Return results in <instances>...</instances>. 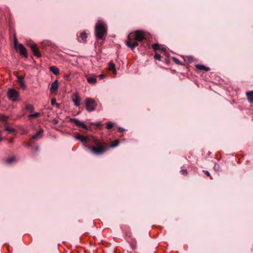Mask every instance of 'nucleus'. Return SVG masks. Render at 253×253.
<instances>
[{
  "label": "nucleus",
  "instance_id": "obj_1",
  "mask_svg": "<svg viewBox=\"0 0 253 253\" xmlns=\"http://www.w3.org/2000/svg\"><path fill=\"white\" fill-rule=\"evenodd\" d=\"M107 33V26L101 21H98L95 26V35L98 40L103 39Z\"/></svg>",
  "mask_w": 253,
  "mask_h": 253
},
{
  "label": "nucleus",
  "instance_id": "obj_2",
  "mask_svg": "<svg viewBox=\"0 0 253 253\" xmlns=\"http://www.w3.org/2000/svg\"><path fill=\"white\" fill-rule=\"evenodd\" d=\"M105 143L103 141L95 140L94 145L92 146L91 152L96 155L103 154L107 150V147H105Z\"/></svg>",
  "mask_w": 253,
  "mask_h": 253
},
{
  "label": "nucleus",
  "instance_id": "obj_3",
  "mask_svg": "<svg viewBox=\"0 0 253 253\" xmlns=\"http://www.w3.org/2000/svg\"><path fill=\"white\" fill-rule=\"evenodd\" d=\"M14 44L16 50L25 58H27L28 54L26 48L22 43H17V40L16 38L14 39Z\"/></svg>",
  "mask_w": 253,
  "mask_h": 253
},
{
  "label": "nucleus",
  "instance_id": "obj_4",
  "mask_svg": "<svg viewBox=\"0 0 253 253\" xmlns=\"http://www.w3.org/2000/svg\"><path fill=\"white\" fill-rule=\"evenodd\" d=\"M85 107L88 112L93 111L96 106L97 103L94 100L91 98H87L85 100Z\"/></svg>",
  "mask_w": 253,
  "mask_h": 253
},
{
  "label": "nucleus",
  "instance_id": "obj_5",
  "mask_svg": "<svg viewBox=\"0 0 253 253\" xmlns=\"http://www.w3.org/2000/svg\"><path fill=\"white\" fill-rule=\"evenodd\" d=\"M7 97L13 101H17L19 97L18 92L14 89H9L7 92Z\"/></svg>",
  "mask_w": 253,
  "mask_h": 253
},
{
  "label": "nucleus",
  "instance_id": "obj_6",
  "mask_svg": "<svg viewBox=\"0 0 253 253\" xmlns=\"http://www.w3.org/2000/svg\"><path fill=\"white\" fill-rule=\"evenodd\" d=\"M145 39V35L144 32L141 30H137L135 32L134 40L136 41H142Z\"/></svg>",
  "mask_w": 253,
  "mask_h": 253
},
{
  "label": "nucleus",
  "instance_id": "obj_7",
  "mask_svg": "<svg viewBox=\"0 0 253 253\" xmlns=\"http://www.w3.org/2000/svg\"><path fill=\"white\" fill-rule=\"evenodd\" d=\"M70 121L71 122L74 123L77 126L82 127L86 130H88V129L87 126L83 122L80 121L76 118H72L70 119Z\"/></svg>",
  "mask_w": 253,
  "mask_h": 253
},
{
  "label": "nucleus",
  "instance_id": "obj_8",
  "mask_svg": "<svg viewBox=\"0 0 253 253\" xmlns=\"http://www.w3.org/2000/svg\"><path fill=\"white\" fill-rule=\"evenodd\" d=\"M72 100L73 102L74 103V104L76 106H79L80 105V98L79 96V95L77 94H73L72 95Z\"/></svg>",
  "mask_w": 253,
  "mask_h": 253
},
{
  "label": "nucleus",
  "instance_id": "obj_9",
  "mask_svg": "<svg viewBox=\"0 0 253 253\" xmlns=\"http://www.w3.org/2000/svg\"><path fill=\"white\" fill-rule=\"evenodd\" d=\"M58 87V80H56L51 84V87L50 88V92L52 93L57 92Z\"/></svg>",
  "mask_w": 253,
  "mask_h": 253
},
{
  "label": "nucleus",
  "instance_id": "obj_10",
  "mask_svg": "<svg viewBox=\"0 0 253 253\" xmlns=\"http://www.w3.org/2000/svg\"><path fill=\"white\" fill-rule=\"evenodd\" d=\"M30 47L35 56H36L38 57H41V54L40 53L39 49H38L36 44H32L30 46Z\"/></svg>",
  "mask_w": 253,
  "mask_h": 253
},
{
  "label": "nucleus",
  "instance_id": "obj_11",
  "mask_svg": "<svg viewBox=\"0 0 253 253\" xmlns=\"http://www.w3.org/2000/svg\"><path fill=\"white\" fill-rule=\"evenodd\" d=\"M128 40L126 41V44L128 47H130L132 50L134 49V48L136 46H137L139 44L137 42H130V39L129 38V36H128Z\"/></svg>",
  "mask_w": 253,
  "mask_h": 253
},
{
  "label": "nucleus",
  "instance_id": "obj_12",
  "mask_svg": "<svg viewBox=\"0 0 253 253\" xmlns=\"http://www.w3.org/2000/svg\"><path fill=\"white\" fill-rule=\"evenodd\" d=\"M17 78L18 80V82L20 86H21V87L23 89H25L26 88V86H25V84L24 82V78L22 76H19L17 77Z\"/></svg>",
  "mask_w": 253,
  "mask_h": 253
},
{
  "label": "nucleus",
  "instance_id": "obj_13",
  "mask_svg": "<svg viewBox=\"0 0 253 253\" xmlns=\"http://www.w3.org/2000/svg\"><path fill=\"white\" fill-rule=\"evenodd\" d=\"M43 130L40 129L35 134L33 135L32 138L34 139H40L42 137Z\"/></svg>",
  "mask_w": 253,
  "mask_h": 253
},
{
  "label": "nucleus",
  "instance_id": "obj_14",
  "mask_svg": "<svg viewBox=\"0 0 253 253\" xmlns=\"http://www.w3.org/2000/svg\"><path fill=\"white\" fill-rule=\"evenodd\" d=\"M76 138L80 141H81L83 143H87L88 142V138L82 135L78 134L76 136Z\"/></svg>",
  "mask_w": 253,
  "mask_h": 253
},
{
  "label": "nucleus",
  "instance_id": "obj_15",
  "mask_svg": "<svg viewBox=\"0 0 253 253\" xmlns=\"http://www.w3.org/2000/svg\"><path fill=\"white\" fill-rule=\"evenodd\" d=\"M196 68L197 69L201 70H204L205 71H209L210 70L209 67H206L202 64H197L196 65Z\"/></svg>",
  "mask_w": 253,
  "mask_h": 253
},
{
  "label": "nucleus",
  "instance_id": "obj_16",
  "mask_svg": "<svg viewBox=\"0 0 253 253\" xmlns=\"http://www.w3.org/2000/svg\"><path fill=\"white\" fill-rule=\"evenodd\" d=\"M49 70L54 75H58L59 74V70L57 67L54 66H52L49 67Z\"/></svg>",
  "mask_w": 253,
  "mask_h": 253
},
{
  "label": "nucleus",
  "instance_id": "obj_17",
  "mask_svg": "<svg viewBox=\"0 0 253 253\" xmlns=\"http://www.w3.org/2000/svg\"><path fill=\"white\" fill-rule=\"evenodd\" d=\"M247 99L249 102L252 103L253 102V91H248L246 92Z\"/></svg>",
  "mask_w": 253,
  "mask_h": 253
},
{
  "label": "nucleus",
  "instance_id": "obj_18",
  "mask_svg": "<svg viewBox=\"0 0 253 253\" xmlns=\"http://www.w3.org/2000/svg\"><path fill=\"white\" fill-rule=\"evenodd\" d=\"M109 70H112L114 74H117V71L115 68V65L112 62L109 63Z\"/></svg>",
  "mask_w": 253,
  "mask_h": 253
},
{
  "label": "nucleus",
  "instance_id": "obj_19",
  "mask_svg": "<svg viewBox=\"0 0 253 253\" xmlns=\"http://www.w3.org/2000/svg\"><path fill=\"white\" fill-rule=\"evenodd\" d=\"M87 81L89 84H95L96 83V79L93 77L88 78Z\"/></svg>",
  "mask_w": 253,
  "mask_h": 253
},
{
  "label": "nucleus",
  "instance_id": "obj_20",
  "mask_svg": "<svg viewBox=\"0 0 253 253\" xmlns=\"http://www.w3.org/2000/svg\"><path fill=\"white\" fill-rule=\"evenodd\" d=\"M26 109L30 112H32L34 111V107L32 105L28 104L26 106Z\"/></svg>",
  "mask_w": 253,
  "mask_h": 253
},
{
  "label": "nucleus",
  "instance_id": "obj_21",
  "mask_svg": "<svg viewBox=\"0 0 253 253\" xmlns=\"http://www.w3.org/2000/svg\"><path fill=\"white\" fill-rule=\"evenodd\" d=\"M80 37L82 38V40L85 42L86 41V39L87 38L86 34L85 32H83L81 33Z\"/></svg>",
  "mask_w": 253,
  "mask_h": 253
},
{
  "label": "nucleus",
  "instance_id": "obj_22",
  "mask_svg": "<svg viewBox=\"0 0 253 253\" xmlns=\"http://www.w3.org/2000/svg\"><path fill=\"white\" fill-rule=\"evenodd\" d=\"M40 116V114L39 113H35L34 114H30L28 116V117L29 118H37Z\"/></svg>",
  "mask_w": 253,
  "mask_h": 253
},
{
  "label": "nucleus",
  "instance_id": "obj_23",
  "mask_svg": "<svg viewBox=\"0 0 253 253\" xmlns=\"http://www.w3.org/2000/svg\"><path fill=\"white\" fill-rule=\"evenodd\" d=\"M15 161V158L14 157H11L10 158L7 159L5 160V163L6 164H11L13 163Z\"/></svg>",
  "mask_w": 253,
  "mask_h": 253
},
{
  "label": "nucleus",
  "instance_id": "obj_24",
  "mask_svg": "<svg viewBox=\"0 0 253 253\" xmlns=\"http://www.w3.org/2000/svg\"><path fill=\"white\" fill-rule=\"evenodd\" d=\"M5 130L8 133H11L15 132V129L8 127H6L5 129Z\"/></svg>",
  "mask_w": 253,
  "mask_h": 253
},
{
  "label": "nucleus",
  "instance_id": "obj_25",
  "mask_svg": "<svg viewBox=\"0 0 253 253\" xmlns=\"http://www.w3.org/2000/svg\"><path fill=\"white\" fill-rule=\"evenodd\" d=\"M51 104L52 106L56 105L57 108L59 107V104L56 103V101L55 98H52L51 100Z\"/></svg>",
  "mask_w": 253,
  "mask_h": 253
},
{
  "label": "nucleus",
  "instance_id": "obj_26",
  "mask_svg": "<svg viewBox=\"0 0 253 253\" xmlns=\"http://www.w3.org/2000/svg\"><path fill=\"white\" fill-rule=\"evenodd\" d=\"M119 141L118 140H114L112 144V145L111 146V147H115L119 145Z\"/></svg>",
  "mask_w": 253,
  "mask_h": 253
},
{
  "label": "nucleus",
  "instance_id": "obj_27",
  "mask_svg": "<svg viewBox=\"0 0 253 253\" xmlns=\"http://www.w3.org/2000/svg\"><path fill=\"white\" fill-rule=\"evenodd\" d=\"M8 117L6 116L5 115H1L0 116V120L2 122L6 121L7 119H8Z\"/></svg>",
  "mask_w": 253,
  "mask_h": 253
},
{
  "label": "nucleus",
  "instance_id": "obj_28",
  "mask_svg": "<svg viewBox=\"0 0 253 253\" xmlns=\"http://www.w3.org/2000/svg\"><path fill=\"white\" fill-rule=\"evenodd\" d=\"M172 59L173 60V61L177 65H182V63L176 58L175 57H173L172 58Z\"/></svg>",
  "mask_w": 253,
  "mask_h": 253
},
{
  "label": "nucleus",
  "instance_id": "obj_29",
  "mask_svg": "<svg viewBox=\"0 0 253 253\" xmlns=\"http://www.w3.org/2000/svg\"><path fill=\"white\" fill-rule=\"evenodd\" d=\"M153 48L155 50H158L159 49V44L158 43H155L153 45Z\"/></svg>",
  "mask_w": 253,
  "mask_h": 253
},
{
  "label": "nucleus",
  "instance_id": "obj_30",
  "mask_svg": "<svg viewBox=\"0 0 253 253\" xmlns=\"http://www.w3.org/2000/svg\"><path fill=\"white\" fill-rule=\"evenodd\" d=\"M113 126V124L111 122H108L107 124L106 127L108 129H111Z\"/></svg>",
  "mask_w": 253,
  "mask_h": 253
},
{
  "label": "nucleus",
  "instance_id": "obj_31",
  "mask_svg": "<svg viewBox=\"0 0 253 253\" xmlns=\"http://www.w3.org/2000/svg\"><path fill=\"white\" fill-rule=\"evenodd\" d=\"M154 58L156 59V60H161V56L160 54H157V53H156L155 56H154Z\"/></svg>",
  "mask_w": 253,
  "mask_h": 253
},
{
  "label": "nucleus",
  "instance_id": "obj_32",
  "mask_svg": "<svg viewBox=\"0 0 253 253\" xmlns=\"http://www.w3.org/2000/svg\"><path fill=\"white\" fill-rule=\"evenodd\" d=\"M213 168H214V169L215 170H216V171H218V170H220V169L219 165H217V164H215V165H214V166Z\"/></svg>",
  "mask_w": 253,
  "mask_h": 253
},
{
  "label": "nucleus",
  "instance_id": "obj_33",
  "mask_svg": "<svg viewBox=\"0 0 253 253\" xmlns=\"http://www.w3.org/2000/svg\"><path fill=\"white\" fill-rule=\"evenodd\" d=\"M203 172H204V173H205V174H206L208 176L210 177V178H211V179H212V177L211 176V174H210V172H209V171H208V170H203Z\"/></svg>",
  "mask_w": 253,
  "mask_h": 253
},
{
  "label": "nucleus",
  "instance_id": "obj_34",
  "mask_svg": "<svg viewBox=\"0 0 253 253\" xmlns=\"http://www.w3.org/2000/svg\"><path fill=\"white\" fill-rule=\"evenodd\" d=\"M180 173L184 175H186L187 174V171L186 169H182L180 170Z\"/></svg>",
  "mask_w": 253,
  "mask_h": 253
},
{
  "label": "nucleus",
  "instance_id": "obj_35",
  "mask_svg": "<svg viewBox=\"0 0 253 253\" xmlns=\"http://www.w3.org/2000/svg\"><path fill=\"white\" fill-rule=\"evenodd\" d=\"M99 77L101 78V79H103L105 78V75L104 74H100Z\"/></svg>",
  "mask_w": 253,
  "mask_h": 253
},
{
  "label": "nucleus",
  "instance_id": "obj_36",
  "mask_svg": "<svg viewBox=\"0 0 253 253\" xmlns=\"http://www.w3.org/2000/svg\"><path fill=\"white\" fill-rule=\"evenodd\" d=\"M119 129L120 130V131H123L124 130V129L122 127H119Z\"/></svg>",
  "mask_w": 253,
  "mask_h": 253
},
{
  "label": "nucleus",
  "instance_id": "obj_37",
  "mask_svg": "<svg viewBox=\"0 0 253 253\" xmlns=\"http://www.w3.org/2000/svg\"><path fill=\"white\" fill-rule=\"evenodd\" d=\"M36 150H37V151H39V146H36Z\"/></svg>",
  "mask_w": 253,
  "mask_h": 253
},
{
  "label": "nucleus",
  "instance_id": "obj_38",
  "mask_svg": "<svg viewBox=\"0 0 253 253\" xmlns=\"http://www.w3.org/2000/svg\"><path fill=\"white\" fill-rule=\"evenodd\" d=\"M12 142H13L12 140H9V143H12Z\"/></svg>",
  "mask_w": 253,
  "mask_h": 253
},
{
  "label": "nucleus",
  "instance_id": "obj_39",
  "mask_svg": "<svg viewBox=\"0 0 253 253\" xmlns=\"http://www.w3.org/2000/svg\"><path fill=\"white\" fill-rule=\"evenodd\" d=\"M3 138L0 137V142L2 140Z\"/></svg>",
  "mask_w": 253,
  "mask_h": 253
},
{
  "label": "nucleus",
  "instance_id": "obj_40",
  "mask_svg": "<svg viewBox=\"0 0 253 253\" xmlns=\"http://www.w3.org/2000/svg\"><path fill=\"white\" fill-rule=\"evenodd\" d=\"M161 50H163V51H164L165 50V48H161Z\"/></svg>",
  "mask_w": 253,
  "mask_h": 253
},
{
  "label": "nucleus",
  "instance_id": "obj_41",
  "mask_svg": "<svg viewBox=\"0 0 253 253\" xmlns=\"http://www.w3.org/2000/svg\"><path fill=\"white\" fill-rule=\"evenodd\" d=\"M92 124H93V125H97V123H92Z\"/></svg>",
  "mask_w": 253,
  "mask_h": 253
}]
</instances>
